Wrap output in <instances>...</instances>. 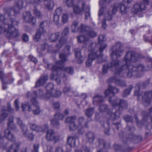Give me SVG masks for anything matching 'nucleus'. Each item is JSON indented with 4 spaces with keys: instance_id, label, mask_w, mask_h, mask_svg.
Segmentation results:
<instances>
[{
    "instance_id": "a211bd4d",
    "label": "nucleus",
    "mask_w": 152,
    "mask_h": 152,
    "mask_svg": "<svg viewBox=\"0 0 152 152\" xmlns=\"http://www.w3.org/2000/svg\"><path fill=\"white\" fill-rule=\"evenodd\" d=\"M54 85L52 83H48L45 86V88L47 91L46 94H45V97H46L48 99H49L51 96H53L52 91L54 89Z\"/></svg>"
},
{
    "instance_id": "bf43d9fd",
    "label": "nucleus",
    "mask_w": 152,
    "mask_h": 152,
    "mask_svg": "<svg viewBox=\"0 0 152 152\" xmlns=\"http://www.w3.org/2000/svg\"><path fill=\"white\" fill-rule=\"evenodd\" d=\"M119 77L115 75V76L110 77L108 80V82L109 83H113L114 82H115V81L117 80H116V77Z\"/></svg>"
},
{
    "instance_id": "b1692460",
    "label": "nucleus",
    "mask_w": 152,
    "mask_h": 152,
    "mask_svg": "<svg viewBox=\"0 0 152 152\" xmlns=\"http://www.w3.org/2000/svg\"><path fill=\"white\" fill-rule=\"evenodd\" d=\"M86 3H83L81 8L78 5H75L73 6V9L74 12L76 14H80L82 12L84 11Z\"/></svg>"
},
{
    "instance_id": "aec40b11",
    "label": "nucleus",
    "mask_w": 152,
    "mask_h": 152,
    "mask_svg": "<svg viewBox=\"0 0 152 152\" xmlns=\"http://www.w3.org/2000/svg\"><path fill=\"white\" fill-rule=\"evenodd\" d=\"M145 5L142 3L140 4H135L132 9V11L135 14L139 12H141L145 9Z\"/></svg>"
},
{
    "instance_id": "3c124183",
    "label": "nucleus",
    "mask_w": 152,
    "mask_h": 152,
    "mask_svg": "<svg viewBox=\"0 0 152 152\" xmlns=\"http://www.w3.org/2000/svg\"><path fill=\"white\" fill-rule=\"evenodd\" d=\"M46 6L50 9H51L54 7L53 2L52 1H48L46 4Z\"/></svg>"
},
{
    "instance_id": "603ef678",
    "label": "nucleus",
    "mask_w": 152,
    "mask_h": 152,
    "mask_svg": "<svg viewBox=\"0 0 152 152\" xmlns=\"http://www.w3.org/2000/svg\"><path fill=\"white\" fill-rule=\"evenodd\" d=\"M75 0H66L65 2L66 4L69 7L73 6Z\"/></svg>"
},
{
    "instance_id": "49530a36",
    "label": "nucleus",
    "mask_w": 152,
    "mask_h": 152,
    "mask_svg": "<svg viewBox=\"0 0 152 152\" xmlns=\"http://www.w3.org/2000/svg\"><path fill=\"white\" fill-rule=\"evenodd\" d=\"M96 48L94 47V43L92 42L90 44L88 47V50L89 51L91 52V53H95L97 51H99V48L95 52L94 50H95Z\"/></svg>"
},
{
    "instance_id": "5fc2aeb1",
    "label": "nucleus",
    "mask_w": 152,
    "mask_h": 152,
    "mask_svg": "<svg viewBox=\"0 0 152 152\" xmlns=\"http://www.w3.org/2000/svg\"><path fill=\"white\" fill-rule=\"evenodd\" d=\"M150 83V79H148L144 81L142 84V86L144 88H145L148 86Z\"/></svg>"
},
{
    "instance_id": "1a4fd4ad",
    "label": "nucleus",
    "mask_w": 152,
    "mask_h": 152,
    "mask_svg": "<svg viewBox=\"0 0 152 152\" xmlns=\"http://www.w3.org/2000/svg\"><path fill=\"white\" fill-rule=\"evenodd\" d=\"M70 46L69 45H66L64 48V52L61 53L59 55V57L61 60L57 61L56 62V64L58 65L60 67L63 66L64 63L67 61V57L70 54Z\"/></svg>"
},
{
    "instance_id": "c85d7f7f",
    "label": "nucleus",
    "mask_w": 152,
    "mask_h": 152,
    "mask_svg": "<svg viewBox=\"0 0 152 152\" xmlns=\"http://www.w3.org/2000/svg\"><path fill=\"white\" fill-rule=\"evenodd\" d=\"M60 34L59 32H56L51 34L49 37V39L52 42H56L59 38Z\"/></svg>"
},
{
    "instance_id": "ddd939ff",
    "label": "nucleus",
    "mask_w": 152,
    "mask_h": 152,
    "mask_svg": "<svg viewBox=\"0 0 152 152\" xmlns=\"http://www.w3.org/2000/svg\"><path fill=\"white\" fill-rule=\"evenodd\" d=\"M118 106L119 108L113 114H121V111L124 109H126L128 106L127 101L123 99H120L118 102Z\"/></svg>"
},
{
    "instance_id": "2eb2a0df",
    "label": "nucleus",
    "mask_w": 152,
    "mask_h": 152,
    "mask_svg": "<svg viewBox=\"0 0 152 152\" xmlns=\"http://www.w3.org/2000/svg\"><path fill=\"white\" fill-rule=\"evenodd\" d=\"M1 114H8L14 113L15 109L11 106V104L10 102H8L6 106L3 105L1 107Z\"/></svg>"
},
{
    "instance_id": "864d4df0",
    "label": "nucleus",
    "mask_w": 152,
    "mask_h": 152,
    "mask_svg": "<svg viewBox=\"0 0 152 152\" xmlns=\"http://www.w3.org/2000/svg\"><path fill=\"white\" fill-rule=\"evenodd\" d=\"M94 112V108L93 107H89L85 110V114H93Z\"/></svg>"
},
{
    "instance_id": "72a5a7b5",
    "label": "nucleus",
    "mask_w": 152,
    "mask_h": 152,
    "mask_svg": "<svg viewBox=\"0 0 152 152\" xmlns=\"http://www.w3.org/2000/svg\"><path fill=\"white\" fill-rule=\"evenodd\" d=\"M107 109H108V106L107 105L105 104H103L99 106V110L101 112H104L106 111ZM108 111L109 112L107 113V114H112L111 112V109H108Z\"/></svg>"
},
{
    "instance_id": "ea45409f",
    "label": "nucleus",
    "mask_w": 152,
    "mask_h": 152,
    "mask_svg": "<svg viewBox=\"0 0 152 152\" xmlns=\"http://www.w3.org/2000/svg\"><path fill=\"white\" fill-rule=\"evenodd\" d=\"M64 72L70 75H72L74 72L73 67L71 66H67L64 68Z\"/></svg>"
},
{
    "instance_id": "cd10ccee",
    "label": "nucleus",
    "mask_w": 152,
    "mask_h": 152,
    "mask_svg": "<svg viewBox=\"0 0 152 152\" xmlns=\"http://www.w3.org/2000/svg\"><path fill=\"white\" fill-rule=\"evenodd\" d=\"M75 58H77L78 61L80 64L82 63L83 61L81 60L82 56L80 49L79 48H76L75 50Z\"/></svg>"
},
{
    "instance_id": "de8ad7c7",
    "label": "nucleus",
    "mask_w": 152,
    "mask_h": 152,
    "mask_svg": "<svg viewBox=\"0 0 152 152\" xmlns=\"http://www.w3.org/2000/svg\"><path fill=\"white\" fill-rule=\"evenodd\" d=\"M111 1L112 0H99V5L101 8H103L105 4L107 3H110Z\"/></svg>"
},
{
    "instance_id": "6e6552de",
    "label": "nucleus",
    "mask_w": 152,
    "mask_h": 152,
    "mask_svg": "<svg viewBox=\"0 0 152 152\" xmlns=\"http://www.w3.org/2000/svg\"><path fill=\"white\" fill-rule=\"evenodd\" d=\"M27 96L28 98H32L31 99V102L33 105L37 107V109L33 111V114H39L41 112V110L38 105L39 103L37 100L36 98L37 96V91H34L32 92H28L27 93Z\"/></svg>"
},
{
    "instance_id": "58836bf2",
    "label": "nucleus",
    "mask_w": 152,
    "mask_h": 152,
    "mask_svg": "<svg viewBox=\"0 0 152 152\" xmlns=\"http://www.w3.org/2000/svg\"><path fill=\"white\" fill-rule=\"evenodd\" d=\"M48 21L47 20L43 21L41 22L39 25V29L42 31H44V28L46 26H48Z\"/></svg>"
},
{
    "instance_id": "0eeeda50",
    "label": "nucleus",
    "mask_w": 152,
    "mask_h": 152,
    "mask_svg": "<svg viewBox=\"0 0 152 152\" xmlns=\"http://www.w3.org/2000/svg\"><path fill=\"white\" fill-rule=\"evenodd\" d=\"M46 68L51 70L52 74L50 76V78L52 80L55 81L57 84H60L61 83L60 79L61 75V67L59 66L53 65L51 63H49L46 66Z\"/></svg>"
},
{
    "instance_id": "338daca9",
    "label": "nucleus",
    "mask_w": 152,
    "mask_h": 152,
    "mask_svg": "<svg viewBox=\"0 0 152 152\" xmlns=\"http://www.w3.org/2000/svg\"><path fill=\"white\" fill-rule=\"evenodd\" d=\"M53 105L54 109L58 110L60 107V104L58 102H56L53 103Z\"/></svg>"
},
{
    "instance_id": "7ed1b4c3",
    "label": "nucleus",
    "mask_w": 152,
    "mask_h": 152,
    "mask_svg": "<svg viewBox=\"0 0 152 152\" xmlns=\"http://www.w3.org/2000/svg\"><path fill=\"white\" fill-rule=\"evenodd\" d=\"M8 16L9 19L7 23L8 29L5 36L8 39L17 38L19 36V33L15 26L18 25L19 22L15 19V16L11 15L10 13H9Z\"/></svg>"
},
{
    "instance_id": "c756f323",
    "label": "nucleus",
    "mask_w": 152,
    "mask_h": 152,
    "mask_svg": "<svg viewBox=\"0 0 152 152\" xmlns=\"http://www.w3.org/2000/svg\"><path fill=\"white\" fill-rule=\"evenodd\" d=\"M34 15L38 18H42V14L41 11L38 10L36 6H34L33 10Z\"/></svg>"
},
{
    "instance_id": "7c9ffc66",
    "label": "nucleus",
    "mask_w": 152,
    "mask_h": 152,
    "mask_svg": "<svg viewBox=\"0 0 152 152\" xmlns=\"http://www.w3.org/2000/svg\"><path fill=\"white\" fill-rule=\"evenodd\" d=\"M98 40H99V44L100 45L99 48H99L102 45H106L107 46V44L104 43V42L106 40L105 36L104 34H102L100 35L98 37Z\"/></svg>"
},
{
    "instance_id": "f3484780",
    "label": "nucleus",
    "mask_w": 152,
    "mask_h": 152,
    "mask_svg": "<svg viewBox=\"0 0 152 152\" xmlns=\"http://www.w3.org/2000/svg\"><path fill=\"white\" fill-rule=\"evenodd\" d=\"M46 138L48 140L53 141L55 142H56L59 140V137L56 136L53 130L50 129L48 130Z\"/></svg>"
},
{
    "instance_id": "0e129e2a",
    "label": "nucleus",
    "mask_w": 152,
    "mask_h": 152,
    "mask_svg": "<svg viewBox=\"0 0 152 152\" xmlns=\"http://www.w3.org/2000/svg\"><path fill=\"white\" fill-rule=\"evenodd\" d=\"M38 96L40 97H45L47 98L46 97H45V95H44L43 91L42 89H39L38 91Z\"/></svg>"
},
{
    "instance_id": "412c9836",
    "label": "nucleus",
    "mask_w": 152,
    "mask_h": 152,
    "mask_svg": "<svg viewBox=\"0 0 152 152\" xmlns=\"http://www.w3.org/2000/svg\"><path fill=\"white\" fill-rule=\"evenodd\" d=\"M77 39L79 43H84V44L82 45L83 48H85L87 47V42L89 40L88 37L84 35H81L77 37Z\"/></svg>"
},
{
    "instance_id": "4c0bfd02",
    "label": "nucleus",
    "mask_w": 152,
    "mask_h": 152,
    "mask_svg": "<svg viewBox=\"0 0 152 152\" xmlns=\"http://www.w3.org/2000/svg\"><path fill=\"white\" fill-rule=\"evenodd\" d=\"M116 85L121 87H124L126 86V82L123 80L117 79L115 81Z\"/></svg>"
},
{
    "instance_id": "f704fd0d",
    "label": "nucleus",
    "mask_w": 152,
    "mask_h": 152,
    "mask_svg": "<svg viewBox=\"0 0 152 152\" xmlns=\"http://www.w3.org/2000/svg\"><path fill=\"white\" fill-rule=\"evenodd\" d=\"M19 148V144L15 143L11 145L8 152H17Z\"/></svg>"
},
{
    "instance_id": "6ab92c4d",
    "label": "nucleus",
    "mask_w": 152,
    "mask_h": 152,
    "mask_svg": "<svg viewBox=\"0 0 152 152\" xmlns=\"http://www.w3.org/2000/svg\"><path fill=\"white\" fill-rule=\"evenodd\" d=\"M62 10L61 7H59L56 9L54 13L53 21L56 25L58 24L59 21V16L62 12Z\"/></svg>"
},
{
    "instance_id": "6e6d98bb",
    "label": "nucleus",
    "mask_w": 152,
    "mask_h": 152,
    "mask_svg": "<svg viewBox=\"0 0 152 152\" xmlns=\"http://www.w3.org/2000/svg\"><path fill=\"white\" fill-rule=\"evenodd\" d=\"M22 39L23 42H26L29 40V37L26 34H24L22 36Z\"/></svg>"
},
{
    "instance_id": "bb28decb",
    "label": "nucleus",
    "mask_w": 152,
    "mask_h": 152,
    "mask_svg": "<svg viewBox=\"0 0 152 152\" xmlns=\"http://www.w3.org/2000/svg\"><path fill=\"white\" fill-rule=\"evenodd\" d=\"M67 42V39L66 38L61 37L58 41V43H57L56 45V48L57 49L61 48L62 46Z\"/></svg>"
},
{
    "instance_id": "680f3d73",
    "label": "nucleus",
    "mask_w": 152,
    "mask_h": 152,
    "mask_svg": "<svg viewBox=\"0 0 152 152\" xmlns=\"http://www.w3.org/2000/svg\"><path fill=\"white\" fill-rule=\"evenodd\" d=\"M28 103L27 102H25L21 104V107L22 108V111H24L26 110V108L28 106Z\"/></svg>"
},
{
    "instance_id": "dca6fc26",
    "label": "nucleus",
    "mask_w": 152,
    "mask_h": 152,
    "mask_svg": "<svg viewBox=\"0 0 152 152\" xmlns=\"http://www.w3.org/2000/svg\"><path fill=\"white\" fill-rule=\"evenodd\" d=\"M119 91L118 88L110 85L109 86L108 89L105 91L104 94L106 97L110 96L111 94H112V96H114V95L118 93Z\"/></svg>"
},
{
    "instance_id": "f03ea898",
    "label": "nucleus",
    "mask_w": 152,
    "mask_h": 152,
    "mask_svg": "<svg viewBox=\"0 0 152 152\" xmlns=\"http://www.w3.org/2000/svg\"><path fill=\"white\" fill-rule=\"evenodd\" d=\"M124 50L123 45L122 43L120 42L116 43V45L113 46L111 48L112 52L111 54V58L113 59L112 61L107 64L104 65L103 66L102 74L103 75H105L108 72L109 68H114L115 69V75L119 77H124L125 76L124 72L120 67L118 58L120 57L121 53Z\"/></svg>"
},
{
    "instance_id": "5701e85b",
    "label": "nucleus",
    "mask_w": 152,
    "mask_h": 152,
    "mask_svg": "<svg viewBox=\"0 0 152 152\" xmlns=\"http://www.w3.org/2000/svg\"><path fill=\"white\" fill-rule=\"evenodd\" d=\"M30 128L31 129L33 130H35L37 132H41L45 131L48 128L47 125H45L42 127L37 126V125L34 124H31Z\"/></svg>"
},
{
    "instance_id": "4d7b16f0",
    "label": "nucleus",
    "mask_w": 152,
    "mask_h": 152,
    "mask_svg": "<svg viewBox=\"0 0 152 152\" xmlns=\"http://www.w3.org/2000/svg\"><path fill=\"white\" fill-rule=\"evenodd\" d=\"M14 106L16 111H18L20 109L19 103L18 99H16L14 101Z\"/></svg>"
},
{
    "instance_id": "423d86ee",
    "label": "nucleus",
    "mask_w": 152,
    "mask_h": 152,
    "mask_svg": "<svg viewBox=\"0 0 152 152\" xmlns=\"http://www.w3.org/2000/svg\"><path fill=\"white\" fill-rule=\"evenodd\" d=\"M107 47V45H102L100 46L99 51H97L95 53L92 52L89 54L88 59L86 62V67H89L91 66L93 61L98 57H99L101 59V61H99L98 60L97 62L99 63H102V59L103 56V51Z\"/></svg>"
},
{
    "instance_id": "8fccbe9b",
    "label": "nucleus",
    "mask_w": 152,
    "mask_h": 152,
    "mask_svg": "<svg viewBox=\"0 0 152 152\" xmlns=\"http://www.w3.org/2000/svg\"><path fill=\"white\" fill-rule=\"evenodd\" d=\"M62 18V22L64 23H66L68 20V15L67 14L63 13Z\"/></svg>"
},
{
    "instance_id": "393cba45",
    "label": "nucleus",
    "mask_w": 152,
    "mask_h": 152,
    "mask_svg": "<svg viewBox=\"0 0 152 152\" xmlns=\"http://www.w3.org/2000/svg\"><path fill=\"white\" fill-rule=\"evenodd\" d=\"M109 102L113 107L118 106V99L115 96H109Z\"/></svg>"
},
{
    "instance_id": "a18cd8bd",
    "label": "nucleus",
    "mask_w": 152,
    "mask_h": 152,
    "mask_svg": "<svg viewBox=\"0 0 152 152\" xmlns=\"http://www.w3.org/2000/svg\"><path fill=\"white\" fill-rule=\"evenodd\" d=\"M143 38V40L145 42L150 43L152 45V36L149 37L146 35H144Z\"/></svg>"
},
{
    "instance_id": "69168bd1",
    "label": "nucleus",
    "mask_w": 152,
    "mask_h": 152,
    "mask_svg": "<svg viewBox=\"0 0 152 152\" xmlns=\"http://www.w3.org/2000/svg\"><path fill=\"white\" fill-rule=\"evenodd\" d=\"M6 20L5 16L3 15H0V23H1V24H6L4 22Z\"/></svg>"
},
{
    "instance_id": "c9c22d12",
    "label": "nucleus",
    "mask_w": 152,
    "mask_h": 152,
    "mask_svg": "<svg viewBox=\"0 0 152 152\" xmlns=\"http://www.w3.org/2000/svg\"><path fill=\"white\" fill-rule=\"evenodd\" d=\"M75 139L73 137H69L67 140L68 144L71 147H72L75 146Z\"/></svg>"
},
{
    "instance_id": "09e8293b",
    "label": "nucleus",
    "mask_w": 152,
    "mask_h": 152,
    "mask_svg": "<svg viewBox=\"0 0 152 152\" xmlns=\"http://www.w3.org/2000/svg\"><path fill=\"white\" fill-rule=\"evenodd\" d=\"M51 125L56 127H57L59 125V123L58 119H55L52 120L51 121Z\"/></svg>"
},
{
    "instance_id": "c03bdc74",
    "label": "nucleus",
    "mask_w": 152,
    "mask_h": 152,
    "mask_svg": "<svg viewBox=\"0 0 152 152\" xmlns=\"http://www.w3.org/2000/svg\"><path fill=\"white\" fill-rule=\"evenodd\" d=\"M112 7V13L113 14H115L117 12L118 9H119V4L118 3H116L114 4L111 5Z\"/></svg>"
},
{
    "instance_id": "e2e57ef3",
    "label": "nucleus",
    "mask_w": 152,
    "mask_h": 152,
    "mask_svg": "<svg viewBox=\"0 0 152 152\" xmlns=\"http://www.w3.org/2000/svg\"><path fill=\"white\" fill-rule=\"evenodd\" d=\"M75 152H89L88 148L86 146H83L82 148V150H76Z\"/></svg>"
},
{
    "instance_id": "e433bc0d",
    "label": "nucleus",
    "mask_w": 152,
    "mask_h": 152,
    "mask_svg": "<svg viewBox=\"0 0 152 152\" xmlns=\"http://www.w3.org/2000/svg\"><path fill=\"white\" fill-rule=\"evenodd\" d=\"M93 101L94 102H96L97 104L102 103L103 102V96L99 95H96L94 97Z\"/></svg>"
},
{
    "instance_id": "a19ab883",
    "label": "nucleus",
    "mask_w": 152,
    "mask_h": 152,
    "mask_svg": "<svg viewBox=\"0 0 152 152\" xmlns=\"http://www.w3.org/2000/svg\"><path fill=\"white\" fill-rule=\"evenodd\" d=\"M69 33V28L66 27L64 28L63 31L61 34V37L67 39V36L68 35Z\"/></svg>"
},
{
    "instance_id": "37998d69",
    "label": "nucleus",
    "mask_w": 152,
    "mask_h": 152,
    "mask_svg": "<svg viewBox=\"0 0 152 152\" xmlns=\"http://www.w3.org/2000/svg\"><path fill=\"white\" fill-rule=\"evenodd\" d=\"M87 34L91 38H94L96 36L97 33L94 31V30L89 29L87 33Z\"/></svg>"
},
{
    "instance_id": "79ce46f5",
    "label": "nucleus",
    "mask_w": 152,
    "mask_h": 152,
    "mask_svg": "<svg viewBox=\"0 0 152 152\" xmlns=\"http://www.w3.org/2000/svg\"><path fill=\"white\" fill-rule=\"evenodd\" d=\"M90 7L89 5L86 6L84 9L85 18L86 19H87L90 16Z\"/></svg>"
},
{
    "instance_id": "4be33fe9",
    "label": "nucleus",
    "mask_w": 152,
    "mask_h": 152,
    "mask_svg": "<svg viewBox=\"0 0 152 152\" xmlns=\"http://www.w3.org/2000/svg\"><path fill=\"white\" fill-rule=\"evenodd\" d=\"M75 119V117H70L67 118L66 120V123H69V127L71 131L77 128L74 123Z\"/></svg>"
},
{
    "instance_id": "39448f33",
    "label": "nucleus",
    "mask_w": 152,
    "mask_h": 152,
    "mask_svg": "<svg viewBox=\"0 0 152 152\" xmlns=\"http://www.w3.org/2000/svg\"><path fill=\"white\" fill-rule=\"evenodd\" d=\"M141 86L140 83H138L135 87L137 90L134 91V95L137 96L138 99H139L140 96H142V100L143 101L142 104L145 107L149 106L151 104V98L152 99V91H146L140 93Z\"/></svg>"
},
{
    "instance_id": "2f4dec72",
    "label": "nucleus",
    "mask_w": 152,
    "mask_h": 152,
    "mask_svg": "<svg viewBox=\"0 0 152 152\" xmlns=\"http://www.w3.org/2000/svg\"><path fill=\"white\" fill-rule=\"evenodd\" d=\"M133 87L132 85H129L128 88L124 91L123 94V96L124 97H127L130 94V92L132 90Z\"/></svg>"
},
{
    "instance_id": "473e14b6",
    "label": "nucleus",
    "mask_w": 152,
    "mask_h": 152,
    "mask_svg": "<svg viewBox=\"0 0 152 152\" xmlns=\"http://www.w3.org/2000/svg\"><path fill=\"white\" fill-rule=\"evenodd\" d=\"M43 32V31H42L38 29L35 35L33 37V39L35 42H37L39 41L42 34Z\"/></svg>"
},
{
    "instance_id": "a878e982",
    "label": "nucleus",
    "mask_w": 152,
    "mask_h": 152,
    "mask_svg": "<svg viewBox=\"0 0 152 152\" xmlns=\"http://www.w3.org/2000/svg\"><path fill=\"white\" fill-rule=\"evenodd\" d=\"M18 124L20 125V127L22 129V132H23L24 136H26V133L27 132V128L25 124L23 123L22 121L19 118L17 119Z\"/></svg>"
},
{
    "instance_id": "f8f14e48",
    "label": "nucleus",
    "mask_w": 152,
    "mask_h": 152,
    "mask_svg": "<svg viewBox=\"0 0 152 152\" xmlns=\"http://www.w3.org/2000/svg\"><path fill=\"white\" fill-rule=\"evenodd\" d=\"M23 19L26 23L33 25H35L36 22V18L32 16L30 12H27L23 13Z\"/></svg>"
},
{
    "instance_id": "4468645a",
    "label": "nucleus",
    "mask_w": 152,
    "mask_h": 152,
    "mask_svg": "<svg viewBox=\"0 0 152 152\" xmlns=\"http://www.w3.org/2000/svg\"><path fill=\"white\" fill-rule=\"evenodd\" d=\"M48 79V75H42L35 83L34 88H36L44 86Z\"/></svg>"
},
{
    "instance_id": "f257e3e1",
    "label": "nucleus",
    "mask_w": 152,
    "mask_h": 152,
    "mask_svg": "<svg viewBox=\"0 0 152 152\" xmlns=\"http://www.w3.org/2000/svg\"><path fill=\"white\" fill-rule=\"evenodd\" d=\"M141 57V55L133 50L126 52L123 59L119 61L123 72L125 73V76L131 78L134 76L139 78L143 75L146 71L144 65L136 63Z\"/></svg>"
},
{
    "instance_id": "9b49d317",
    "label": "nucleus",
    "mask_w": 152,
    "mask_h": 152,
    "mask_svg": "<svg viewBox=\"0 0 152 152\" xmlns=\"http://www.w3.org/2000/svg\"><path fill=\"white\" fill-rule=\"evenodd\" d=\"M131 0H123L122 3L119 4V9L122 14H125L127 12L126 9L129 8L131 5Z\"/></svg>"
},
{
    "instance_id": "9d476101",
    "label": "nucleus",
    "mask_w": 152,
    "mask_h": 152,
    "mask_svg": "<svg viewBox=\"0 0 152 152\" xmlns=\"http://www.w3.org/2000/svg\"><path fill=\"white\" fill-rule=\"evenodd\" d=\"M78 22L75 20L72 23L71 27L72 32H78L81 33H87L89 29V27L82 23L80 27L78 26Z\"/></svg>"
},
{
    "instance_id": "052dcab7",
    "label": "nucleus",
    "mask_w": 152,
    "mask_h": 152,
    "mask_svg": "<svg viewBox=\"0 0 152 152\" xmlns=\"http://www.w3.org/2000/svg\"><path fill=\"white\" fill-rule=\"evenodd\" d=\"M28 58L30 61L33 62L34 63L36 64L37 62L38 61L37 59L33 56L30 55L28 56Z\"/></svg>"
},
{
    "instance_id": "13d9d810",
    "label": "nucleus",
    "mask_w": 152,
    "mask_h": 152,
    "mask_svg": "<svg viewBox=\"0 0 152 152\" xmlns=\"http://www.w3.org/2000/svg\"><path fill=\"white\" fill-rule=\"evenodd\" d=\"M61 91L57 90L56 91L55 93L53 94V96H51V97H54L55 98H57L59 97L61 95Z\"/></svg>"
},
{
    "instance_id": "20e7f679",
    "label": "nucleus",
    "mask_w": 152,
    "mask_h": 152,
    "mask_svg": "<svg viewBox=\"0 0 152 152\" xmlns=\"http://www.w3.org/2000/svg\"><path fill=\"white\" fill-rule=\"evenodd\" d=\"M6 117L8 118V129H6L4 132V136L8 140L11 142L15 141V138L13 134L11 133L10 130H14L15 128V126L13 123V117L11 115H0V123L3 121Z\"/></svg>"
},
{
    "instance_id": "774afa93",
    "label": "nucleus",
    "mask_w": 152,
    "mask_h": 152,
    "mask_svg": "<svg viewBox=\"0 0 152 152\" xmlns=\"http://www.w3.org/2000/svg\"><path fill=\"white\" fill-rule=\"evenodd\" d=\"M71 90V88L69 87H65L63 90V92L65 94L69 93Z\"/></svg>"
}]
</instances>
